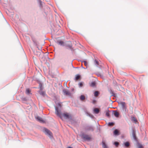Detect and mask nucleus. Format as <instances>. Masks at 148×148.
I'll list each match as a JSON object with an SVG mask.
<instances>
[{
	"label": "nucleus",
	"mask_w": 148,
	"mask_h": 148,
	"mask_svg": "<svg viewBox=\"0 0 148 148\" xmlns=\"http://www.w3.org/2000/svg\"><path fill=\"white\" fill-rule=\"evenodd\" d=\"M58 107H55V113L56 114L57 116L60 117H61V115H62L63 116L65 119H69V115L67 114L66 113H63L62 114H61V111L60 110V108H61V104L59 103H58Z\"/></svg>",
	"instance_id": "f257e3e1"
},
{
	"label": "nucleus",
	"mask_w": 148,
	"mask_h": 148,
	"mask_svg": "<svg viewBox=\"0 0 148 148\" xmlns=\"http://www.w3.org/2000/svg\"><path fill=\"white\" fill-rule=\"evenodd\" d=\"M43 131L45 134L48 136L50 138H52L51 132L48 129L44 128L43 129Z\"/></svg>",
	"instance_id": "f03ea898"
},
{
	"label": "nucleus",
	"mask_w": 148,
	"mask_h": 148,
	"mask_svg": "<svg viewBox=\"0 0 148 148\" xmlns=\"http://www.w3.org/2000/svg\"><path fill=\"white\" fill-rule=\"evenodd\" d=\"M82 138L84 140L89 141L91 139V138L89 135L84 134H82Z\"/></svg>",
	"instance_id": "7ed1b4c3"
},
{
	"label": "nucleus",
	"mask_w": 148,
	"mask_h": 148,
	"mask_svg": "<svg viewBox=\"0 0 148 148\" xmlns=\"http://www.w3.org/2000/svg\"><path fill=\"white\" fill-rule=\"evenodd\" d=\"M94 128L93 126L92 125H87L84 128L85 130L86 131H93Z\"/></svg>",
	"instance_id": "20e7f679"
},
{
	"label": "nucleus",
	"mask_w": 148,
	"mask_h": 148,
	"mask_svg": "<svg viewBox=\"0 0 148 148\" xmlns=\"http://www.w3.org/2000/svg\"><path fill=\"white\" fill-rule=\"evenodd\" d=\"M120 105L121 106V107L123 111L125 113L127 112V108L126 106V104L124 102H121L120 103Z\"/></svg>",
	"instance_id": "39448f33"
},
{
	"label": "nucleus",
	"mask_w": 148,
	"mask_h": 148,
	"mask_svg": "<svg viewBox=\"0 0 148 148\" xmlns=\"http://www.w3.org/2000/svg\"><path fill=\"white\" fill-rule=\"evenodd\" d=\"M65 45L64 46H65L70 49H71L72 47V44L71 41H68L66 42L64 44Z\"/></svg>",
	"instance_id": "423d86ee"
},
{
	"label": "nucleus",
	"mask_w": 148,
	"mask_h": 148,
	"mask_svg": "<svg viewBox=\"0 0 148 148\" xmlns=\"http://www.w3.org/2000/svg\"><path fill=\"white\" fill-rule=\"evenodd\" d=\"M63 92L65 95L69 96H71V93L66 89H64L63 90Z\"/></svg>",
	"instance_id": "0eeeda50"
},
{
	"label": "nucleus",
	"mask_w": 148,
	"mask_h": 148,
	"mask_svg": "<svg viewBox=\"0 0 148 148\" xmlns=\"http://www.w3.org/2000/svg\"><path fill=\"white\" fill-rule=\"evenodd\" d=\"M36 120L39 122L41 123H44L45 122V121L41 117H39V116H37L36 117Z\"/></svg>",
	"instance_id": "6e6552de"
},
{
	"label": "nucleus",
	"mask_w": 148,
	"mask_h": 148,
	"mask_svg": "<svg viewBox=\"0 0 148 148\" xmlns=\"http://www.w3.org/2000/svg\"><path fill=\"white\" fill-rule=\"evenodd\" d=\"M56 43L61 46H64L65 45L64 42L61 40H58L56 41Z\"/></svg>",
	"instance_id": "1a4fd4ad"
},
{
	"label": "nucleus",
	"mask_w": 148,
	"mask_h": 148,
	"mask_svg": "<svg viewBox=\"0 0 148 148\" xmlns=\"http://www.w3.org/2000/svg\"><path fill=\"white\" fill-rule=\"evenodd\" d=\"M132 136L133 137L134 139L135 140H136V136L135 133V132L134 130V129H132Z\"/></svg>",
	"instance_id": "9d476101"
},
{
	"label": "nucleus",
	"mask_w": 148,
	"mask_h": 148,
	"mask_svg": "<svg viewBox=\"0 0 148 148\" xmlns=\"http://www.w3.org/2000/svg\"><path fill=\"white\" fill-rule=\"evenodd\" d=\"M130 145L129 143L128 142H126L124 143L123 144V145L125 147H128Z\"/></svg>",
	"instance_id": "9b49d317"
},
{
	"label": "nucleus",
	"mask_w": 148,
	"mask_h": 148,
	"mask_svg": "<svg viewBox=\"0 0 148 148\" xmlns=\"http://www.w3.org/2000/svg\"><path fill=\"white\" fill-rule=\"evenodd\" d=\"M41 52H42L36 51H34V52L35 54L37 56H39L40 55Z\"/></svg>",
	"instance_id": "f8f14e48"
},
{
	"label": "nucleus",
	"mask_w": 148,
	"mask_h": 148,
	"mask_svg": "<svg viewBox=\"0 0 148 148\" xmlns=\"http://www.w3.org/2000/svg\"><path fill=\"white\" fill-rule=\"evenodd\" d=\"M99 112V110L97 108H95L94 110V112L95 114H98Z\"/></svg>",
	"instance_id": "ddd939ff"
},
{
	"label": "nucleus",
	"mask_w": 148,
	"mask_h": 148,
	"mask_svg": "<svg viewBox=\"0 0 148 148\" xmlns=\"http://www.w3.org/2000/svg\"><path fill=\"white\" fill-rule=\"evenodd\" d=\"M86 114L87 116H90L91 118H93L94 117V116L90 114L88 112H86Z\"/></svg>",
	"instance_id": "4468645a"
},
{
	"label": "nucleus",
	"mask_w": 148,
	"mask_h": 148,
	"mask_svg": "<svg viewBox=\"0 0 148 148\" xmlns=\"http://www.w3.org/2000/svg\"><path fill=\"white\" fill-rule=\"evenodd\" d=\"M114 134L116 135H119V131L117 130H115L114 132Z\"/></svg>",
	"instance_id": "2eb2a0df"
},
{
	"label": "nucleus",
	"mask_w": 148,
	"mask_h": 148,
	"mask_svg": "<svg viewBox=\"0 0 148 148\" xmlns=\"http://www.w3.org/2000/svg\"><path fill=\"white\" fill-rule=\"evenodd\" d=\"M80 77V75L79 74H77L75 75V79L76 80H78Z\"/></svg>",
	"instance_id": "dca6fc26"
},
{
	"label": "nucleus",
	"mask_w": 148,
	"mask_h": 148,
	"mask_svg": "<svg viewBox=\"0 0 148 148\" xmlns=\"http://www.w3.org/2000/svg\"><path fill=\"white\" fill-rule=\"evenodd\" d=\"M39 93L40 95H41L43 96H45V92H44L42 91V90H41V91H40L39 92Z\"/></svg>",
	"instance_id": "f3484780"
},
{
	"label": "nucleus",
	"mask_w": 148,
	"mask_h": 148,
	"mask_svg": "<svg viewBox=\"0 0 148 148\" xmlns=\"http://www.w3.org/2000/svg\"><path fill=\"white\" fill-rule=\"evenodd\" d=\"M30 90L29 88H27L26 89V93L27 95H29L30 94Z\"/></svg>",
	"instance_id": "a211bd4d"
},
{
	"label": "nucleus",
	"mask_w": 148,
	"mask_h": 148,
	"mask_svg": "<svg viewBox=\"0 0 148 148\" xmlns=\"http://www.w3.org/2000/svg\"><path fill=\"white\" fill-rule=\"evenodd\" d=\"M114 115L116 117H118L119 115V114L117 112L115 111L114 113Z\"/></svg>",
	"instance_id": "6ab92c4d"
},
{
	"label": "nucleus",
	"mask_w": 148,
	"mask_h": 148,
	"mask_svg": "<svg viewBox=\"0 0 148 148\" xmlns=\"http://www.w3.org/2000/svg\"><path fill=\"white\" fill-rule=\"evenodd\" d=\"M99 94V92L98 91H95L94 93V95L95 97H97Z\"/></svg>",
	"instance_id": "aec40b11"
},
{
	"label": "nucleus",
	"mask_w": 148,
	"mask_h": 148,
	"mask_svg": "<svg viewBox=\"0 0 148 148\" xmlns=\"http://www.w3.org/2000/svg\"><path fill=\"white\" fill-rule=\"evenodd\" d=\"M80 99L81 100L83 101L85 99V97L84 95H82L80 97Z\"/></svg>",
	"instance_id": "412c9836"
},
{
	"label": "nucleus",
	"mask_w": 148,
	"mask_h": 148,
	"mask_svg": "<svg viewBox=\"0 0 148 148\" xmlns=\"http://www.w3.org/2000/svg\"><path fill=\"white\" fill-rule=\"evenodd\" d=\"M109 110H108L106 112V116L109 118L110 117V115L109 114Z\"/></svg>",
	"instance_id": "4be33fe9"
},
{
	"label": "nucleus",
	"mask_w": 148,
	"mask_h": 148,
	"mask_svg": "<svg viewBox=\"0 0 148 148\" xmlns=\"http://www.w3.org/2000/svg\"><path fill=\"white\" fill-rule=\"evenodd\" d=\"M96 83L94 82H93L90 84V86L91 87H94Z\"/></svg>",
	"instance_id": "5701e85b"
},
{
	"label": "nucleus",
	"mask_w": 148,
	"mask_h": 148,
	"mask_svg": "<svg viewBox=\"0 0 148 148\" xmlns=\"http://www.w3.org/2000/svg\"><path fill=\"white\" fill-rule=\"evenodd\" d=\"M94 63L97 66L99 65V62L97 61L96 60H95Z\"/></svg>",
	"instance_id": "b1692460"
},
{
	"label": "nucleus",
	"mask_w": 148,
	"mask_h": 148,
	"mask_svg": "<svg viewBox=\"0 0 148 148\" xmlns=\"http://www.w3.org/2000/svg\"><path fill=\"white\" fill-rule=\"evenodd\" d=\"M102 146L103 148H108L104 142H103Z\"/></svg>",
	"instance_id": "393cba45"
},
{
	"label": "nucleus",
	"mask_w": 148,
	"mask_h": 148,
	"mask_svg": "<svg viewBox=\"0 0 148 148\" xmlns=\"http://www.w3.org/2000/svg\"><path fill=\"white\" fill-rule=\"evenodd\" d=\"M39 87L40 90H42L43 88L42 87V85L40 83L39 84Z\"/></svg>",
	"instance_id": "a878e982"
},
{
	"label": "nucleus",
	"mask_w": 148,
	"mask_h": 148,
	"mask_svg": "<svg viewBox=\"0 0 148 148\" xmlns=\"http://www.w3.org/2000/svg\"><path fill=\"white\" fill-rule=\"evenodd\" d=\"M114 144L115 145L116 147H117L119 145V143L117 142H115L114 143Z\"/></svg>",
	"instance_id": "bb28decb"
},
{
	"label": "nucleus",
	"mask_w": 148,
	"mask_h": 148,
	"mask_svg": "<svg viewBox=\"0 0 148 148\" xmlns=\"http://www.w3.org/2000/svg\"><path fill=\"white\" fill-rule=\"evenodd\" d=\"M82 62H84V64L86 66H87V63L86 61H83Z\"/></svg>",
	"instance_id": "cd10ccee"
},
{
	"label": "nucleus",
	"mask_w": 148,
	"mask_h": 148,
	"mask_svg": "<svg viewBox=\"0 0 148 148\" xmlns=\"http://www.w3.org/2000/svg\"><path fill=\"white\" fill-rule=\"evenodd\" d=\"M138 148H142L143 147L142 145L139 143L138 144Z\"/></svg>",
	"instance_id": "c85d7f7f"
},
{
	"label": "nucleus",
	"mask_w": 148,
	"mask_h": 148,
	"mask_svg": "<svg viewBox=\"0 0 148 148\" xmlns=\"http://www.w3.org/2000/svg\"><path fill=\"white\" fill-rule=\"evenodd\" d=\"M37 48L38 49V50H39V51L42 52V51L41 50L42 47H37Z\"/></svg>",
	"instance_id": "c756f323"
},
{
	"label": "nucleus",
	"mask_w": 148,
	"mask_h": 148,
	"mask_svg": "<svg viewBox=\"0 0 148 148\" xmlns=\"http://www.w3.org/2000/svg\"><path fill=\"white\" fill-rule=\"evenodd\" d=\"M113 123L112 122H109L108 123V125L110 126L112 125Z\"/></svg>",
	"instance_id": "7c9ffc66"
},
{
	"label": "nucleus",
	"mask_w": 148,
	"mask_h": 148,
	"mask_svg": "<svg viewBox=\"0 0 148 148\" xmlns=\"http://www.w3.org/2000/svg\"><path fill=\"white\" fill-rule=\"evenodd\" d=\"M79 87H81L83 85V84H82V83H80L79 84Z\"/></svg>",
	"instance_id": "2f4dec72"
},
{
	"label": "nucleus",
	"mask_w": 148,
	"mask_h": 148,
	"mask_svg": "<svg viewBox=\"0 0 148 148\" xmlns=\"http://www.w3.org/2000/svg\"><path fill=\"white\" fill-rule=\"evenodd\" d=\"M132 120H133L135 121H136V119H135V118L134 117H133L132 118Z\"/></svg>",
	"instance_id": "473e14b6"
},
{
	"label": "nucleus",
	"mask_w": 148,
	"mask_h": 148,
	"mask_svg": "<svg viewBox=\"0 0 148 148\" xmlns=\"http://www.w3.org/2000/svg\"><path fill=\"white\" fill-rule=\"evenodd\" d=\"M112 96H114V97H115V94L113 93V92H112Z\"/></svg>",
	"instance_id": "72a5a7b5"
},
{
	"label": "nucleus",
	"mask_w": 148,
	"mask_h": 148,
	"mask_svg": "<svg viewBox=\"0 0 148 148\" xmlns=\"http://www.w3.org/2000/svg\"><path fill=\"white\" fill-rule=\"evenodd\" d=\"M95 102H96V101L95 100H93L92 101V103L94 104L95 103Z\"/></svg>",
	"instance_id": "f704fd0d"
},
{
	"label": "nucleus",
	"mask_w": 148,
	"mask_h": 148,
	"mask_svg": "<svg viewBox=\"0 0 148 148\" xmlns=\"http://www.w3.org/2000/svg\"><path fill=\"white\" fill-rule=\"evenodd\" d=\"M42 2L41 1H40V6H41L42 5Z\"/></svg>",
	"instance_id": "c9c22d12"
},
{
	"label": "nucleus",
	"mask_w": 148,
	"mask_h": 148,
	"mask_svg": "<svg viewBox=\"0 0 148 148\" xmlns=\"http://www.w3.org/2000/svg\"><path fill=\"white\" fill-rule=\"evenodd\" d=\"M67 148H73V147H68Z\"/></svg>",
	"instance_id": "e433bc0d"
},
{
	"label": "nucleus",
	"mask_w": 148,
	"mask_h": 148,
	"mask_svg": "<svg viewBox=\"0 0 148 148\" xmlns=\"http://www.w3.org/2000/svg\"><path fill=\"white\" fill-rule=\"evenodd\" d=\"M82 68H83V67H82Z\"/></svg>",
	"instance_id": "4c0bfd02"
},
{
	"label": "nucleus",
	"mask_w": 148,
	"mask_h": 148,
	"mask_svg": "<svg viewBox=\"0 0 148 148\" xmlns=\"http://www.w3.org/2000/svg\"><path fill=\"white\" fill-rule=\"evenodd\" d=\"M73 90H74V89H72V91H73Z\"/></svg>",
	"instance_id": "58836bf2"
}]
</instances>
